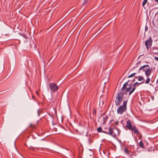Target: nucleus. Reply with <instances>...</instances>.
Masks as SVG:
<instances>
[{"mask_svg":"<svg viewBox=\"0 0 158 158\" xmlns=\"http://www.w3.org/2000/svg\"><path fill=\"white\" fill-rule=\"evenodd\" d=\"M142 71L145 72V74L146 77L150 76L151 75L152 70L151 68H150L149 66L148 65H145L141 66L139 69V71Z\"/></svg>","mask_w":158,"mask_h":158,"instance_id":"nucleus-1","label":"nucleus"},{"mask_svg":"<svg viewBox=\"0 0 158 158\" xmlns=\"http://www.w3.org/2000/svg\"><path fill=\"white\" fill-rule=\"evenodd\" d=\"M128 102L127 100L124 101L123 105L120 106L117 110L118 114H122L127 110V105Z\"/></svg>","mask_w":158,"mask_h":158,"instance_id":"nucleus-2","label":"nucleus"},{"mask_svg":"<svg viewBox=\"0 0 158 158\" xmlns=\"http://www.w3.org/2000/svg\"><path fill=\"white\" fill-rule=\"evenodd\" d=\"M123 96L124 94L122 92H120L117 94L115 100L116 106H118L120 104L123 100Z\"/></svg>","mask_w":158,"mask_h":158,"instance_id":"nucleus-3","label":"nucleus"},{"mask_svg":"<svg viewBox=\"0 0 158 158\" xmlns=\"http://www.w3.org/2000/svg\"><path fill=\"white\" fill-rule=\"evenodd\" d=\"M49 85L51 93H55L59 89L58 86L54 83H49Z\"/></svg>","mask_w":158,"mask_h":158,"instance_id":"nucleus-4","label":"nucleus"},{"mask_svg":"<svg viewBox=\"0 0 158 158\" xmlns=\"http://www.w3.org/2000/svg\"><path fill=\"white\" fill-rule=\"evenodd\" d=\"M152 40L151 37L145 41V45L147 49H148L152 46Z\"/></svg>","mask_w":158,"mask_h":158,"instance_id":"nucleus-5","label":"nucleus"},{"mask_svg":"<svg viewBox=\"0 0 158 158\" xmlns=\"http://www.w3.org/2000/svg\"><path fill=\"white\" fill-rule=\"evenodd\" d=\"M109 132H107L106 131H102V132L108 135H110L114 138H115L116 136V135L115 134H114L113 129H112L111 127H109Z\"/></svg>","mask_w":158,"mask_h":158,"instance_id":"nucleus-6","label":"nucleus"},{"mask_svg":"<svg viewBox=\"0 0 158 158\" xmlns=\"http://www.w3.org/2000/svg\"><path fill=\"white\" fill-rule=\"evenodd\" d=\"M126 127L129 130H131L132 129L133 126L132 125L131 121L130 120H128L126 121Z\"/></svg>","mask_w":158,"mask_h":158,"instance_id":"nucleus-7","label":"nucleus"},{"mask_svg":"<svg viewBox=\"0 0 158 158\" xmlns=\"http://www.w3.org/2000/svg\"><path fill=\"white\" fill-rule=\"evenodd\" d=\"M131 131H134V133L136 134L137 135L138 134H140V133H139V131L138 129L136 128V127L135 126H133V127L132 128V130H131Z\"/></svg>","mask_w":158,"mask_h":158,"instance_id":"nucleus-8","label":"nucleus"},{"mask_svg":"<svg viewBox=\"0 0 158 158\" xmlns=\"http://www.w3.org/2000/svg\"><path fill=\"white\" fill-rule=\"evenodd\" d=\"M108 118L106 115H103L102 117V123L104 124L106 123Z\"/></svg>","mask_w":158,"mask_h":158,"instance_id":"nucleus-9","label":"nucleus"},{"mask_svg":"<svg viewBox=\"0 0 158 158\" xmlns=\"http://www.w3.org/2000/svg\"><path fill=\"white\" fill-rule=\"evenodd\" d=\"M128 87L126 89V91L127 92H130L131 89L132 88V84H129L128 85Z\"/></svg>","mask_w":158,"mask_h":158,"instance_id":"nucleus-10","label":"nucleus"},{"mask_svg":"<svg viewBox=\"0 0 158 158\" xmlns=\"http://www.w3.org/2000/svg\"><path fill=\"white\" fill-rule=\"evenodd\" d=\"M124 151L126 154L129 155L131 156H132L133 155V153L131 154V152L128 151L127 148H125L124 149Z\"/></svg>","mask_w":158,"mask_h":158,"instance_id":"nucleus-11","label":"nucleus"},{"mask_svg":"<svg viewBox=\"0 0 158 158\" xmlns=\"http://www.w3.org/2000/svg\"><path fill=\"white\" fill-rule=\"evenodd\" d=\"M128 83L127 82H126L125 83L123 87L121 88V90H124L126 88L127 86L128 85Z\"/></svg>","mask_w":158,"mask_h":158,"instance_id":"nucleus-12","label":"nucleus"},{"mask_svg":"<svg viewBox=\"0 0 158 158\" xmlns=\"http://www.w3.org/2000/svg\"><path fill=\"white\" fill-rule=\"evenodd\" d=\"M149 76H148V77H147V79L146 80V81H145V83L148 84L150 82L151 79H150V78L149 77Z\"/></svg>","mask_w":158,"mask_h":158,"instance_id":"nucleus-13","label":"nucleus"},{"mask_svg":"<svg viewBox=\"0 0 158 158\" xmlns=\"http://www.w3.org/2000/svg\"><path fill=\"white\" fill-rule=\"evenodd\" d=\"M139 145L140 146V147H141V148H143L144 147V144L143 142H142V141H141L139 143Z\"/></svg>","mask_w":158,"mask_h":158,"instance_id":"nucleus-14","label":"nucleus"},{"mask_svg":"<svg viewBox=\"0 0 158 158\" xmlns=\"http://www.w3.org/2000/svg\"><path fill=\"white\" fill-rule=\"evenodd\" d=\"M133 87H134L133 88V89H132V90L131 91H130L129 94V95H131L134 91V90L135 89V87L133 86Z\"/></svg>","mask_w":158,"mask_h":158,"instance_id":"nucleus-15","label":"nucleus"},{"mask_svg":"<svg viewBox=\"0 0 158 158\" xmlns=\"http://www.w3.org/2000/svg\"><path fill=\"white\" fill-rule=\"evenodd\" d=\"M148 2V0H144L142 3V6L143 7Z\"/></svg>","mask_w":158,"mask_h":158,"instance_id":"nucleus-16","label":"nucleus"},{"mask_svg":"<svg viewBox=\"0 0 158 158\" xmlns=\"http://www.w3.org/2000/svg\"><path fill=\"white\" fill-rule=\"evenodd\" d=\"M144 79V78L143 76L139 77L138 79V80L139 81H142Z\"/></svg>","mask_w":158,"mask_h":158,"instance_id":"nucleus-17","label":"nucleus"},{"mask_svg":"<svg viewBox=\"0 0 158 158\" xmlns=\"http://www.w3.org/2000/svg\"><path fill=\"white\" fill-rule=\"evenodd\" d=\"M97 130L98 132H102V128L100 127H99L98 128Z\"/></svg>","mask_w":158,"mask_h":158,"instance_id":"nucleus-18","label":"nucleus"},{"mask_svg":"<svg viewBox=\"0 0 158 158\" xmlns=\"http://www.w3.org/2000/svg\"><path fill=\"white\" fill-rule=\"evenodd\" d=\"M136 74L135 73H133L128 76V77L130 78L134 76Z\"/></svg>","mask_w":158,"mask_h":158,"instance_id":"nucleus-19","label":"nucleus"},{"mask_svg":"<svg viewBox=\"0 0 158 158\" xmlns=\"http://www.w3.org/2000/svg\"><path fill=\"white\" fill-rule=\"evenodd\" d=\"M89 0H84L83 2L84 5H86L88 2Z\"/></svg>","mask_w":158,"mask_h":158,"instance_id":"nucleus-20","label":"nucleus"},{"mask_svg":"<svg viewBox=\"0 0 158 158\" xmlns=\"http://www.w3.org/2000/svg\"><path fill=\"white\" fill-rule=\"evenodd\" d=\"M139 84L138 82H136L134 83V85H133V86L135 87L136 85H139Z\"/></svg>","mask_w":158,"mask_h":158,"instance_id":"nucleus-21","label":"nucleus"},{"mask_svg":"<svg viewBox=\"0 0 158 158\" xmlns=\"http://www.w3.org/2000/svg\"><path fill=\"white\" fill-rule=\"evenodd\" d=\"M148 30V27L146 25L145 26V31H147Z\"/></svg>","mask_w":158,"mask_h":158,"instance_id":"nucleus-22","label":"nucleus"},{"mask_svg":"<svg viewBox=\"0 0 158 158\" xmlns=\"http://www.w3.org/2000/svg\"><path fill=\"white\" fill-rule=\"evenodd\" d=\"M96 110L95 109H94L93 110V113L94 114H95L96 113Z\"/></svg>","mask_w":158,"mask_h":158,"instance_id":"nucleus-23","label":"nucleus"},{"mask_svg":"<svg viewBox=\"0 0 158 158\" xmlns=\"http://www.w3.org/2000/svg\"><path fill=\"white\" fill-rule=\"evenodd\" d=\"M29 148L30 149L32 150H34V148L33 147H32L31 146H30V148Z\"/></svg>","mask_w":158,"mask_h":158,"instance_id":"nucleus-24","label":"nucleus"},{"mask_svg":"<svg viewBox=\"0 0 158 158\" xmlns=\"http://www.w3.org/2000/svg\"><path fill=\"white\" fill-rule=\"evenodd\" d=\"M154 58L156 60L158 61V57L155 56L154 57Z\"/></svg>","mask_w":158,"mask_h":158,"instance_id":"nucleus-25","label":"nucleus"},{"mask_svg":"<svg viewBox=\"0 0 158 158\" xmlns=\"http://www.w3.org/2000/svg\"><path fill=\"white\" fill-rule=\"evenodd\" d=\"M118 121H115V122H114V123L116 125H118Z\"/></svg>","mask_w":158,"mask_h":158,"instance_id":"nucleus-26","label":"nucleus"},{"mask_svg":"<svg viewBox=\"0 0 158 158\" xmlns=\"http://www.w3.org/2000/svg\"><path fill=\"white\" fill-rule=\"evenodd\" d=\"M22 36L24 37L26 39L27 38V37L25 35H22Z\"/></svg>","mask_w":158,"mask_h":158,"instance_id":"nucleus-27","label":"nucleus"},{"mask_svg":"<svg viewBox=\"0 0 158 158\" xmlns=\"http://www.w3.org/2000/svg\"><path fill=\"white\" fill-rule=\"evenodd\" d=\"M39 110H38V112H38V116H39V115H40V114H39Z\"/></svg>","mask_w":158,"mask_h":158,"instance_id":"nucleus-28","label":"nucleus"},{"mask_svg":"<svg viewBox=\"0 0 158 158\" xmlns=\"http://www.w3.org/2000/svg\"><path fill=\"white\" fill-rule=\"evenodd\" d=\"M140 137H139V139H141V137H142V136L141 135V134H140Z\"/></svg>","mask_w":158,"mask_h":158,"instance_id":"nucleus-29","label":"nucleus"},{"mask_svg":"<svg viewBox=\"0 0 158 158\" xmlns=\"http://www.w3.org/2000/svg\"><path fill=\"white\" fill-rule=\"evenodd\" d=\"M155 1L158 2V0H155Z\"/></svg>","mask_w":158,"mask_h":158,"instance_id":"nucleus-30","label":"nucleus"}]
</instances>
